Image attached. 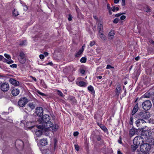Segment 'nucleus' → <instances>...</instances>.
<instances>
[{
  "mask_svg": "<svg viewBox=\"0 0 154 154\" xmlns=\"http://www.w3.org/2000/svg\"><path fill=\"white\" fill-rule=\"evenodd\" d=\"M50 118L48 115H45L40 118L38 120V122L42 125H40L37 126L38 128L44 129L48 123H51L50 121Z\"/></svg>",
  "mask_w": 154,
  "mask_h": 154,
  "instance_id": "obj_1",
  "label": "nucleus"
},
{
  "mask_svg": "<svg viewBox=\"0 0 154 154\" xmlns=\"http://www.w3.org/2000/svg\"><path fill=\"white\" fill-rule=\"evenodd\" d=\"M145 123V121L142 119H137L136 122V126L140 130H143L146 127V126L144 125Z\"/></svg>",
  "mask_w": 154,
  "mask_h": 154,
  "instance_id": "obj_2",
  "label": "nucleus"
},
{
  "mask_svg": "<svg viewBox=\"0 0 154 154\" xmlns=\"http://www.w3.org/2000/svg\"><path fill=\"white\" fill-rule=\"evenodd\" d=\"M47 124L48 125L46 126L44 130L48 131L52 130V131H56L58 128V126L56 124L53 125L51 122Z\"/></svg>",
  "mask_w": 154,
  "mask_h": 154,
  "instance_id": "obj_3",
  "label": "nucleus"
},
{
  "mask_svg": "<svg viewBox=\"0 0 154 154\" xmlns=\"http://www.w3.org/2000/svg\"><path fill=\"white\" fill-rule=\"evenodd\" d=\"M143 108L145 110H148L152 106L151 102L149 100H146L142 104Z\"/></svg>",
  "mask_w": 154,
  "mask_h": 154,
  "instance_id": "obj_4",
  "label": "nucleus"
},
{
  "mask_svg": "<svg viewBox=\"0 0 154 154\" xmlns=\"http://www.w3.org/2000/svg\"><path fill=\"white\" fill-rule=\"evenodd\" d=\"M138 117L144 119H147L149 118L150 116L149 112L146 111L140 112L138 115Z\"/></svg>",
  "mask_w": 154,
  "mask_h": 154,
  "instance_id": "obj_5",
  "label": "nucleus"
},
{
  "mask_svg": "<svg viewBox=\"0 0 154 154\" xmlns=\"http://www.w3.org/2000/svg\"><path fill=\"white\" fill-rule=\"evenodd\" d=\"M150 149V146L149 144L147 143H144L141 145L140 146V150L143 152H146L149 151Z\"/></svg>",
  "mask_w": 154,
  "mask_h": 154,
  "instance_id": "obj_6",
  "label": "nucleus"
},
{
  "mask_svg": "<svg viewBox=\"0 0 154 154\" xmlns=\"http://www.w3.org/2000/svg\"><path fill=\"white\" fill-rule=\"evenodd\" d=\"M28 100L25 97L21 98L18 101V104L20 107H23L28 103Z\"/></svg>",
  "mask_w": 154,
  "mask_h": 154,
  "instance_id": "obj_7",
  "label": "nucleus"
},
{
  "mask_svg": "<svg viewBox=\"0 0 154 154\" xmlns=\"http://www.w3.org/2000/svg\"><path fill=\"white\" fill-rule=\"evenodd\" d=\"M1 89L3 91H7L9 88V85L8 83L5 82L1 85Z\"/></svg>",
  "mask_w": 154,
  "mask_h": 154,
  "instance_id": "obj_8",
  "label": "nucleus"
},
{
  "mask_svg": "<svg viewBox=\"0 0 154 154\" xmlns=\"http://www.w3.org/2000/svg\"><path fill=\"white\" fill-rule=\"evenodd\" d=\"M97 31L99 33H102L103 32V22L101 21H100L97 24Z\"/></svg>",
  "mask_w": 154,
  "mask_h": 154,
  "instance_id": "obj_9",
  "label": "nucleus"
},
{
  "mask_svg": "<svg viewBox=\"0 0 154 154\" xmlns=\"http://www.w3.org/2000/svg\"><path fill=\"white\" fill-rule=\"evenodd\" d=\"M43 110L42 108L41 107H37L35 109V112L37 115L39 116H41L43 114Z\"/></svg>",
  "mask_w": 154,
  "mask_h": 154,
  "instance_id": "obj_10",
  "label": "nucleus"
},
{
  "mask_svg": "<svg viewBox=\"0 0 154 154\" xmlns=\"http://www.w3.org/2000/svg\"><path fill=\"white\" fill-rule=\"evenodd\" d=\"M140 139H141L140 136H138L135 137L133 140L134 144L139 146L140 144Z\"/></svg>",
  "mask_w": 154,
  "mask_h": 154,
  "instance_id": "obj_11",
  "label": "nucleus"
},
{
  "mask_svg": "<svg viewBox=\"0 0 154 154\" xmlns=\"http://www.w3.org/2000/svg\"><path fill=\"white\" fill-rule=\"evenodd\" d=\"M2 61L3 62L6 63L10 64L14 63L13 60H10V62H8V60L5 58L3 56L0 55V61Z\"/></svg>",
  "mask_w": 154,
  "mask_h": 154,
  "instance_id": "obj_12",
  "label": "nucleus"
},
{
  "mask_svg": "<svg viewBox=\"0 0 154 154\" xmlns=\"http://www.w3.org/2000/svg\"><path fill=\"white\" fill-rule=\"evenodd\" d=\"M9 82L11 84L15 86H18L19 85V82L13 79H10Z\"/></svg>",
  "mask_w": 154,
  "mask_h": 154,
  "instance_id": "obj_13",
  "label": "nucleus"
},
{
  "mask_svg": "<svg viewBox=\"0 0 154 154\" xmlns=\"http://www.w3.org/2000/svg\"><path fill=\"white\" fill-rule=\"evenodd\" d=\"M20 93L19 90L17 88H14L11 91V93L13 96H16L18 95Z\"/></svg>",
  "mask_w": 154,
  "mask_h": 154,
  "instance_id": "obj_14",
  "label": "nucleus"
},
{
  "mask_svg": "<svg viewBox=\"0 0 154 154\" xmlns=\"http://www.w3.org/2000/svg\"><path fill=\"white\" fill-rule=\"evenodd\" d=\"M76 84L79 86L82 87H86L87 83L83 81L77 82Z\"/></svg>",
  "mask_w": 154,
  "mask_h": 154,
  "instance_id": "obj_15",
  "label": "nucleus"
},
{
  "mask_svg": "<svg viewBox=\"0 0 154 154\" xmlns=\"http://www.w3.org/2000/svg\"><path fill=\"white\" fill-rule=\"evenodd\" d=\"M121 90V88L120 86V85H118L115 90L116 95L117 97H118L120 94Z\"/></svg>",
  "mask_w": 154,
  "mask_h": 154,
  "instance_id": "obj_16",
  "label": "nucleus"
},
{
  "mask_svg": "<svg viewBox=\"0 0 154 154\" xmlns=\"http://www.w3.org/2000/svg\"><path fill=\"white\" fill-rule=\"evenodd\" d=\"M84 51V49L83 48H81L79 50L75 53V57H79L82 53Z\"/></svg>",
  "mask_w": 154,
  "mask_h": 154,
  "instance_id": "obj_17",
  "label": "nucleus"
},
{
  "mask_svg": "<svg viewBox=\"0 0 154 154\" xmlns=\"http://www.w3.org/2000/svg\"><path fill=\"white\" fill-rule=\"evenodd\" d=\"M115 35L114 31L113 30H111L109 33L108 34V39H112L114 37Z\"/></svg>",
  "mask_w": 154,
  "mask_h": 154,
  "instance_id": "obj_18",
  "label": "nucleus"
},
{
  "mask_svg": "<svg viewBox=\"0 0 154 154\" xmlns=\"http://www.w3.org/2000/svg\"><path fill=\"white\" fill-rule=\"evenodd\" d=\"M138 103H137L135 106L134 108L133 109L132 112V115H134L135 113L138 111Z\"/></svg>",
  "mask_w": 154,
  "mask_h": 154,
  "instance_id": "obj_19",
  "label": "nucleus"
},
{
  "mask_svg": "<svg viewBox=\"0 0 154 154\" xmlns=\"http://www.w3.org/2000/svg\"><path fill=\"white\" fill-rule=\"evenodd\" d=\"M143 132V135H145L146 136L150 137L151 135V132L149 130H145Z\"/></svg>",
  "mask_w": 154,
  "mask_h": 154,
  "instance_id": "obj_20",
  "label": "nucleus"
},
{
  "mask_svg": "<svg viewBox=\"0 0 154 154\" xmlns=\"http://www.w3.org/2000/svg\"><path fill=\"white\" fill-rule=\"evenodd\" d=\"M46 140L45 139H42L40 141V144L42 146H45L47 144Z\"/></svg>",
  "mask_w": 154,
  "mask_h": 154,
  "instance_id": "obj_21",
  "label": "nucleus"
},
{
  "mask_svg": "<svg viewBox=\"0 0 154 154\" xmlns=\"http://www.w3.org/2000/svg\"><path fill=\"white\" fill-rule=\"evenodd\" d=\"M136 132V130L132 128L129 131V135L130 137H132L134 135Z\"/></svg>",
  "mask_w": 154,
  "mask_h": 154,
  "instance_id": "obj_22",
  "label": "nucleus"
},
{
  "mask_svg": "<svg viewBox=\"0 0 154 154\" xmlns=\"http://www.w3.org/2000/svg\"><path fill=\"white\" fill-rule=\"evenodd\" d=\"M100 128L102 129L104 132H106L107 131V128L103 125L100 124H98Z\"/></svg>",
  "mask_w": 154,
  "mask_h": 154,
  "instance_id": "obj_23",
  "label": "nucleus"
},
{
  "mask_svg": "<svg viewBox=\"0 0 154 154\" xmlns=\"http://www.w3.org/2000/svg\"><path fill=\"white\" fill-rule=\"evenodd\" d=\"M88 90L92 94H94L95 91L93 87L91 85L89 86L88 88Z\"/></svg>",
  "mask_w": 154,
  "mask_h": 154,
  "instance_id": "obj_24",
  "label": "nucleus"
},
{
  "mask_svg": "<svg viewBox=\"0 0 154 154\" xmlns=\"http://www.w3.org/2000/svg\"><path fill=\"white\" fill-rule=\"evenodd\" d=\"M40 129V130H37L36 131L35 134L38 137L40 136L42 134V132L41 130L42 129Z\"/></svg>",
  "mask_w": 154,
  "mask_h": 154,
  "instance_id": "obj_25",
  "label": "nucleus"
},
{
  "mask_svg": "<svg viewBox=\"0 0 154 154\" xmlns=\"http://www.w3.org/2000/svg\"><path fill=\"white\" fill-rule=\"evenodd\" d=\"M19 60L20 62L21 63H24L26 61V59L25 57H19Z\"/></svg>",
  "mask_w": 154,
  "mask_h": 154,
  "instance_id": "obj_26",
  "label": "nucleus"
},
{
  "mask_svg": "<svg viewBox=\"0 0 154 154\" xmlns=\"http://www.w3.org/2000/svg\"><path fill=\"white\" fill-rule=\"evenodd\" d=\"M12 14L13 15L14 17H16L19 15L18 12L15 8L13 10Z\"/></svg>",
  "mask_w": 154,
  "mask_h": 154,
  "instance_id": "obj_27",
  "label": "nucleus"
},
{
  "mask_svg": "<svg viewBox=\"0 0 154 154\" xmlns=\"http://www.w3.org/2000/svg\"><path fill=\"white\" fill-rule=\"evenodd\" d=\"M102 33H99V35L102 40L104 41L106 40V37L103 34V32Z\"/></svg>",
  "mask_w": 154,
  "mask_h": 154,
  "instance_id": "obj_28",
  "label": "nucleus"
},
{
  "mask_svg": "<svg viewBox=\"0 0 154 154\" xmlns=\"http://www.w3.org/2000/svg\"><path fill=\"white\" fill-rule=\"evenodd\" d=\"M28 106L32 109H34L35 107V104H33L32 103H28Z\"/></svg>",
  "mask_w": 154,
  "mask_h": 154,
  "instance_id": "obj_29",
  "label": "nucleus"
},
{
  "mask_svg": "<svg viewBox=\"0 0 154 154\" xmlns=\"http://www.w3.org/2000/svg\"><path fill=\"white\" fill-rule=\"evenodd\" d=\"M139 146L137 145L134 144L133 145L131 146V148L132 149L133 151H134L138 148Z\"/></svg>",
  "mask_w": 154,
  "mask_h": 154,
  "instance_id": "obj_30",
  "label": "nucleus"
},
{
  "mask_svg": "<svg viewBox=\"0 0 154 154\" xmlns=\"http://www.w3.org/2000/svg\"><path fill=\"white\" fill-rule=\"evenodd\" d=\"M4 56L6 58L8 59V62L9 61L10 62L11 60H12L11 59V57L9 55L7 54H4Z\"/></svg>",
  "mask_w": 154,
  "mask_h": 154,
  "instance_id": "obj_31",
  "label": "nucleus"
},
{
  "mask_svg": "<svg viewBox=\"0 0 154 154\" xmlns=\"http://www.w3.org/2000/svg\"><path fill=\"white\" fill-rule=\"evenodd\" d=\"M87 59L85 57H82L80 59V62L82 63H85Z\"/></svg>",
  "mask_w": 154,
  "mask_h": 154,
  "instance_id": "obj_32",
  "label": "nucleus"
},
{
  "mask_svg": "<svg viewBox=\"0 0 154 154\" xmlns=\"http://www.w3.org/2000/svg\"><path fill=\"white\" fill-rule=\"evenodd\" d=\"M57 90V94L58 95H59V96L61 97H63V94L61 91L58 90Z\"/></svg>",
  "mask_w": 154,
  "mask_h": 154,
  "instance_id": "obj_33",
  "label": "nucleus"
},
{
  "mask_svg": "<svg viewBox=\"0 0 154 154\" xmlns=\"http://www.w3.org/2000/svg\"><path fill=\"white\" fill-rule=\"evenodd\" d=\"M26 40H24L22 42H21L19 44V45H26Z\"/></svg>",
  "mask_w": 154,
  "mask_h": 154,
  "instance_id": "obj_34",
  "label": "nucleus"
},
{
  "mask_svg": "<svg viewBox=\"0 0 154 154\" xmlns=\"http://www.w3.org/2000/svg\"><path fill=\"white\" fill-rule=\"evenodd\" d=\"M119 9L118 7H116L115 8V7H113L112 8V10L114 12L116 11H118L119 10Z\"/></svg>",
  "mask_w": 154,
  "mask_h": 154,
  "instance_id": "obj_35",
  "label": "nucleus"
},
{
  "mask_svg": "<svg viewBox=\"0 0 154 154\" xmlns=\"http://www.w3.org/2000/svg\"><path fill=\"white\" fill-rule=\"evenodd\" d=\"M37 92L38 93V94H40V95H41L42 96H46V94H45L44 93L41 92L39 91L38 90L37 91Z\"/></svg>",
  "mask_w": 154,
  "mask_h": 154,
  "instance_id": "obj_36",
  "label": "nucleus"
},
{
  "mask_svg": "<svg viewBox=\"0 0 154 154\" xmlns=\"http://www.w3.org/2000/svg\"><path fill=\"white\" fill-rule=\"evenodd\" d=\"M129 124L132 125L133 123V118L132 116H131L130 119Z\"/></svg>",
  "mask_w": 154,
  "mask_h": 154,
  "instance_id": "obj_37",
  "label": "nucleus"
},
{
  "mask_svg": "<svg viewBox=\"0 0 154 154\" xmlns=\"http://www.w3.org/2000/svg\"><path fill=\"white\" fill-rule=\"evenodd\" d=\"M150 95L148 93H146L144 95L145 97L149 98L150 97Z\"/></svg>",
  "mask_w": 154,
  "mask_h": 154,
  "instance_id": "obj_38",
  "label": "nucleus"
},
{
  "mask_svg": "<svg viewBox=\"0 0 154 154\" xmlns=\"http://www.w3.org/2000/svg\"><path fill=\"white\" fill-rule=\"evenodd\" d=\"M69 68H70V70L71 71H74L75 70V68H74L72 65H70L69 66Z\"/></svg>",
  "mask_w": 154,
  "mask_h": 154,
  "instance_id": "obj_39",
  "label": "nucleus"
},
{
  "mask_svg": "<svg viewBox=\"0 0 154 154\" xmlns=\"http://www.w3.org/2000/svg\"><path fill=\"white\" fill-rule=\"evenodd\" d=\"M95 44V42L94 41H92L90 42L89 45L90 46L92 47Z\"/></svg>",
  "mask_w": 154,
  "mask_h": 154,
  "instance_id": "obj_40",
  "label": "nucleus"
},
{
  "mask_svg": "<svg viewBox=\"0 0 154 154\" xmlns=\"http://www.w3.org/2000/svg\"><path fill=\"white\" fill-rule=\"evenodd\" d=\"M145 11L147 12H149L151 11V10L148 6H146L145 8Z\"/></svg>",
  "mask_w": 154,
  "mask_h": 154,
  "instance_id": "obj_41",
  "label": "nucleus"
},
{
  "mask_svg": "<svg viewBox=\"0 0 154 154\" xmlns=\"http://www.w3.org/2000/svg\"><path fill=\"white\" fill-rule=\"evenodd\" d=\"M94 18L96 20H97V23H98L100 21V20H98V17H97V16L96 15H94L93 16Z\"/></svg>",
  "mask_w": 154,
  "mask_h": 154,
  "instance_id": "obj_42",
  "label": "nucleus"
},
{
  "mask_svg": "<svg viewBox=\"0 0 154 154\" xmlns=\"http://www.w3.org/2000/svg\"><path fill=\"white\" fill-rule=\"evenodd\" d=\"M25 57V54L23 52L20 53L19 55V57Z\"/></svg>",
  "mask_w": 154,
  "mask_h": 154,
  "instance_id": "obj_43",
  "label": "nucleus"
},
{
  "mask_svg": "<svg viewBox=\"0 0 154 154\" xmlns=\"http://www.w3.org/2000/svg\"><path fill=\"white\" fill-rule=\"evenodd\" d=\"M114 69V67L113 66H111L110 65H107L106 66V69Z\"/></svg>",
  "mask_w": 154,
  "mask_h": 154,
  "instance_id": "obj_44",
  "label": "nucleus"
},
{
  "mask_svg": "<svg viewBox=\"0 0 154 154\" xmlns=\"http://www.w3.org/2000/svg\"><path fill=\"white\" fill-rule=\"evenodd\" d=\"M125 14V13H119L117 14H116L115 15V17H119L122 14Z\"/></svg>",
  "mask_w": 154,
  "mask_h": 154,
  "instance_id": "obj_45",
  "label": "nucleus"
},
{
  "mask_svg": "<svg viewBox=\"0 0 154 154\" xmlns=\"http://www.w3.org/2000/svg\"><path fill=\"white\" fill-rule=\"evenodd\" d=\"M119 21V20L118 19L116 18L113 20V22L115 23H117Z\"/></svg>",
  "mask_w": 154,
  "mask_h": 154,
  "instance_id": "obj_46",
  "label": "nucleus"
},
{
  "mask_svg": "<svg viewBox=\"0 0 154 154\" xmlns=\"http://www.w3.org/2000/svg\"><path fill=\"white\" fill-rule=\"evenodd\" d=\"M75 149L77 151L79 150V147L78 145H75Z\"/></svg>",
  "mask_w": 154,
  "mask_h": 154,
  "instance_id": "obj_47",
  "label": "nucleus"
},
{
  "mask_svg": "<svg viewBox=\"0 0 154 154\" xmlns=\"http://www.w3.org/2000/svg\"><path fill=\"white\" fill-rule=\"evenodd\" d=\"M10 66L11 67L13 68H16L17 67V65L16 64H13L11 65Z\"/></svg>",
  "mask_w": 154,
  "mask_h": 154,
  "instance_id": "obj_48",
  "label": "nucleus"
},
{
  "mask_svg": "<svg viewBox=\"0 0 154 154\" xmlns=\"http://www.w3.org/2000/svg\"><path fill=\"white\" fill-rule=\"evenodd\" d=\"M126 18V17L125 15H122L120 17V19L121 20H123L125 19Z\"/></svg>",
  "mask_w": 154,
  "mask_h": 154,
  "instance_id": "obj_49",
  "label": "nucleus"
},
{
  "mask_svg": "<svg viewBox=\"0 0 154 154\" xmlns=\"http://www.w3.org/2000/svg\"><path fill=\"white\" fill-rule=\"evenodd\" d=\"M79 132L77 131L73 133V135L75 137L78 136L79 134Z\"/></svg>",
  "mask_w": 154,
  "mask_h": 154,
  "instance_id": "obj_50",
  "label": "nucleus"
},
{
  "mask_svg": "<svg viewBox=\"0 0 154 154\" xmlns=\"http://www.w3.org/2000/svg\"><path fill=\"white\" fill-rule=\"evenodd\" d=\"M44 55L43 54H40L39 55V57L41 59H43L44 58Z\"/></svg>",
  "mask_w": 154,
  "mask_h": 154,
  "instance_id": "obj_51",
  "label": "nucleus"
},
{
  "mask_svg": "<svg viewBox=\"0 0 154 154\" xmlns=\"http://www.w3.org/2000/svg\"><path fill=\"white\" fill-rule=\"evenodd\" d=\"M122 6H124L125 5V0H122Z\"/></svg>",
  "mask_w": 154,
  "mask_h": 154,
  "instance_id": "obj_52",
  "label": "nucleus"
},
{
  "mask_svg": "<svg viewBox=\"0 0 154 154\" xmlns=\"http://www.w3.org/2000/svg\"><path fill=\"white\" fill-rule=\"evenodd\" d=\"M107 8L108 10H110L111 9H112V8H111L109 6V4H107Z\"/></svg>",
  "mask_w": 154,
  "mask_h": 154,
  "instance_id": "obj_53",
  "label": "nucleus"
},
{
  "mask_svg": "<svg viewBox=\"0 0 154 154\" xmlns=\"http://www.w3.org/2000/svg\"><path fill=\"white\" fill-rule=\"evenodd\" d=\"M72 17L71 15L70 14H69V18H68V20L69 21H70L71 20H72Z\"/></svg>",
  "mask_w": 154,
  "mask_h": 154,
  "instance_id": "obj_54",
  "label": "nucleus"
},
{
  "mask_svg": "<svg viewBox=\"0 0 154 154\" xmlns=\"http://www.w3.org/2000/svg\"><path fill=\"white\" fill-rule=\"evenodd\" d=\"M80 73L82 74H84L85 72V70L84 69H81L80 70Z\"/></svg>",
  "mask_w": 154,
  "mask_h": 154,
  "instance_id": "obj_55",
  "label": "nucleus"
},
{
  "mask_svg": "<svg viewBox=\"0 0 154 154\" xmlns=\"http://www.w3.org/2000/svg\"><path fill=\"white\" fill-rule=\"evenodd\" d=\"M30 77H31L32 79L34 80L36 82L37 81V79L36 78L34 77H33L32 76H30Z\"/></svg>",
  "mask_w": 154,
  "mask_h": 154,
  "instance_id": "obj_56",
  "label": "nucleus"
},
{
  "mask_svg": "<svg viewBox=\"0 0 154 154\" xmlns=\"http://www.w3.org/2000/svg\"><path fill=\"white\" fill-rule=\"evenodd\" d=\"M47 65H50L51 66H52L53 65V63L52 62H50L46 64Z\"/></svg>",
  "mask_w": 154,
  "mask_h": 154,
  "instance_id": "obj_57",
  "label": "nucleus"
},
{
  "mask_svg": "<svg viewBox=\"0 0 154 154\" xmlns=\"http://www.w3.org/2000/svg\"><path fill=\"white\" fill-rule=\"evenodd\" d=\"M119 0H114V2L116 4H117L119 2Z\"/></svg>",
  "mask_w": 154,
  "mask_h": 154,
  "instance_id": "obj_58",
  "label": "nucleus"
},
{
  "mask_svg": "<svg viewBox=\"0 0 154 154\" xmlns=\"http://www.w3.org/2000/svg\"><path fill=\"white\" fill-rule=\"evenodd\" d=\"M118 142L119 143L121 144L122 143V141L121 140V137L119 138V139L118 140Z\"/></svg>",
  "mask_w": 154,
  "mask_h": 154,
  "instance_id": "obj_59",
  "label": "nucleus"
},
{
  "mask_svg": "<svg viewBox=\"0 0 154 154\" xmlns=\"http://www.w3.org/2000/svg\"><path fill=\"white\" fill-rule=\"evenodd\" d=\"M44 54V55H45V57H46L47 56H48V53L46 52H45Z\"/></svg>",
  "mask_w": 154,
  "mask_h": 154,
  "instance_id": "obj_60",
  "label": "nucleus"
},
{
  "mask_svg": "<svg viewBox=\"0 0 154 154\" xmlns=\"http://www.w3.org/2000/svg\"><path fill=\"white\" fill-rule=\"evenodd\" d=\"M140 59V57H137L135 58V60H138Z\"/></svg>",
  "mask_w": 154,
  "mask_h": 154,
  "instance_id": "obj_61",
  "label": "nucleus"
},
{
  "mask_svg": "<svg viewBox=\"0 0 154 154\" xmlns=\"http://www.w3.org/2000/svg\"><path fill=\"white\" fill-rule=\"evenodd\" d=\"M150 42L152 44L154 45V42L152 40L150 41Z\"/></svg>",
  "mask_w": 154,
  "mask_h": 154,
  "instance_id": "obj_62",
  "label": "nucleus"
},
{
  "mask_svg": "<svg viewBox=\"0 0 154 154\" xmlns=\"http://www.w3.org/2000/svg\"><path fill=\"white\" fill-rule=\"evenodd\" d=\"M71 100H72L74 101L75 100V99L74 97H72L71 98Z\"/></svg>",
  "mask_w": 154,
  "mask_h": 154,
  "instance_id": "obj_63",
  "label": "nucleus"
},
{
  "mask_svg": "<svg viewBox=\"0 0 154 154\" xmlns=\"http://www.w3.org/2000/svg\"><path fill=\"white\" fill-rule=\"evenodd\" d=\"M117 153L118 154H123L120 150L118 151Z\"/></svg>",
  "mask_w": 154,
  "mask_h": 154,
  "instance_id": "obj_64",
  "label": "nucleus"
}]
</instances>
